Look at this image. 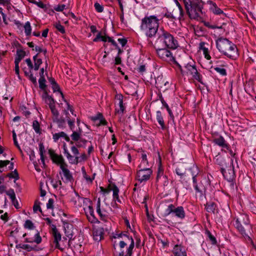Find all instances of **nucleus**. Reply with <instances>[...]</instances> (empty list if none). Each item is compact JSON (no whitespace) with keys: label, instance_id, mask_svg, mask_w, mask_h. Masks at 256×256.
Segmentation results:
<instances>
[{"label":"nucleus","instance_id":"obj_1","mask_svg":"<svg viewBox=\"0 0 256 256\" xmlns=\"http://www.w3.org/2000/svg\"><path fill=\"white\" fill-rule=\"evenodd\" d=\"M159 20L154 16H145L141 20L140 30L146 36L151 38L158 34L159 31Z\"/></svg>","mask_w":256,"mask_h":256},{"label":"nucleus","instance_id":"obj_2","mask_svg":"<svg viewBox=\"0 0 256 256\" xmlns=\"http://www.w3.org/2000/svg\"><path fill=\"white\" fill-rule=\"evenodd\" d=\"M218 51L230 59H235L238 56L236 46L226 38H219L216 40Z\"/></svg>","mask_w":256,"mask_h":256},{"label":"nucleus","instance_id":"obj_3","mask_svg":"<svg viewBox=\"0 0 256 256\" xmlns=\"http://www.w3.org/2000/svg\"><path fill=\"white\" fill-rule=\"evenodd\" d=\"M155 44L158 46H165L172 49L176 48L178 45L177 40L173 36L163 28L159 29Z\"/></svg>","mask_w":256,"mask_h":256},{"label":"nucleus","instance_id":"obj_4","mask_svg":"<svg viewBox=\"0 0 256 256\" xmlns=\"http://www.w3.org/2000/svg\"><path fill=\"white\" fill-rule=\"evenodd\" d=\"M187 12L190 18L197 19L200 17L203 6L201 0H183Z\"/></svg>","mask_w":256,"mask_h":256},{"label":"nucleus","instance_id":"obj_5","mask_svg":"<svg viewBox=\"0 0 256 256\" xmlns=\"http://www.w3.org/2000/svg\"><path fill=\"white\" fill-rule=\"evenodd\" d=\"M180 71L182 74L191 76L194 80L202 83V76L198 72L194 65L188 64L184 66L183 68H180Z\"/></svg>","mask_w":256,"mask_h":256},{"label":"nucleus","instance_id":"obj_6","mask_svg":"<svg viewBox=\"0 0 256 256\" xmlns=\"http://www.w3.org/2000/svg\"><path fill=\"white\" fill-rule=\"evenodd\" d=\"M250 223L248 216L244 214H240L236 218V220L234 224L236 229L242 235H246L244 226H248Z\"/></svg>","mask_w":256,"mask_h":256},{"label":"nucleus","instance_id":"obj_7","mask_svg":"<svg viewBox=\"0 0 256 256\" xmlns=\"http://www.w3.org/2000/svg\"><path fill=\"white\" fill-rule=\"evenodd\" d=\"M170 214H174L178 218L182 220L185 217V212L182 206L176 207L174 204L168 206L164 212V216H166Z\"/></svg>","mask_w":256,"mask_h":256},{"label":"nucleus","instance_id":"obj_8","mask_svg":"<svg viewBox=\"0 0 256 256\" xmlns=\"http://www.w3.org/2000/svg\"><path fill=\"white\" fill-rule=\"evenodd\" d=\"M156 53L158 56L162 60L168 62H174L175 59L170 51L166 48H159Z\"/></svg>","mask_w":256,"mask_h":256},{"label":"nucleus","instance_id":"obj_9","mask_svg":"<svg viewBox=\"0 0 256 256\" xmlns=\"http://www.w3.org/2000/svg\"><path fill=\"white\" fill-rule=\"evenodd\" d=\"M98 224L100 226H94L93 228V238L96 242H99L102 238L104 230H108L106 225L102 226H100V222H98Z\"/></svg>","mask_w":256,"mask_h":256},{"label":"nucleus","instance_id":"obj_10","mask_svg":"<svg viewBox=\"0 0 256 256\" xmlns=\"http://www.w3.org/2000/svg\"><path fill=\"white\" fill-rule=\"evenodd\" d=\"M82 130L81 128L76 131H73L70 136L72 140L76 142V145L78 147H82L84 146L87 140L82 138Z\"/></svg>","mask_w":256,"mask_h":256},{"label":"nucleus","instance_id":"obj_11","mask_svg":"<svg viewBox=\"0 0 256 256\" xmlns=\"http://www.w3.org/2000/svg\"><path fill=\"white\" fill-rule=\"evenodd\" d=\"M48 152L53 162L59 165L60 168H62L63 166H66L67 164L61 155L56 154L54 150L52 149H50Z\"/></svg>","mask_w":256,"mask_h":256},{"label":"nucleus","instance_id":"obj_12","mask_svg":"<svg viewBox=\"0 0 256 256\" xmlns=\"http://www.w3.org/2000/svg\"><path fill=\"white\" fill-rule=\"evenodd\" d=\"M152 170L150 168H140L137 172V179L140 182L148 180L151 174Z\"/></svg>","mask_w":256,"mask_h":256},{"label":"nucleus","instance_id":"obj_13","mask_svg":"<svg viewBox=\"0 0 256 256\" xmlns=\"http://www.w3.org/2000/svg\"><path fill=\"white\" fill-rule=\"evenodd\" d=\"M27 235L26 234H24L23 235V237H25ZM29 237L26 238V242L29 243L36 242L38 244L42 242V238L40 236L39 232L36 230L34 234V236L30 234H28Z\"/></svg>","mask_w":256,"mask_h":256},{"label":"nucleus","instance_id":"obj_14","mask_svg":"<svg viewBox=\"0 0 256 256\" xmlns=\"http://www.w3.org/2000/svg\"><path fill=\"white\" fill-rule=\"evenodd\" d=\"M116 98L118 100V106L116 108V114L119 116H122L125 110L123 104V96L122 94H117Z\"/></svg>","mask_w":256,"mask_h":256},{"label":"nucleus","instance_id":"obj_15","mask_svg":"<svg viewBox=\"0 0 256 256\" xmlns=\"http://www.w3.org/2000/svg\"><path fill=\"white\" fill-rule=\"evenodd\" d=\"M96 212L100 216L101 220L106 221V219L108 216V212L107 210L103 207H100V200L98 198L97 204H96Z\"/></svg>","mask_w":256,"mask_h":256},{"label":"nucleus","instance_id":"obj_16","mask_svg":"<svg viewBox=\"0 0 256 256\" xmlns=\"http://www.w3.org/2000/svg\"><path fill=\"white\" fill-rule=\"evenodd\" d=\"M222 172L224 177L228 181L232 180L234 178L235 174L232 166H230L227 170L222 169Z\"/></svg>","mask_w":256,"mask_h":256},{"label":"nucleus","instance_id":"obj_17","mask_svg":"<svg viewBox=\"0 0 256 256\" xmlns=\"http://www.w3.org/2000/svg\"><path fill=\"white\" fill-rule=\"evenodd\" d=\"M84 210L90 222H95L97 221L94 216V212L92 206H84Z\"/></svg>","mask_w":256,"mask_h":256},{"label":"nucleus","instance_id":"obj_18","mask_svg":"<svg viewBox=\"0 0 256 256\" xmlns=\"http://www.w3.org/2000/svg\"><path fill=\"white\" fill-rule=\"evenodd\" d=\"M63 227L66 236L71 238L73 236V226L71 224L63 222Z\"/></svg>","mask_w":256,"mask_h":256},{"label":"nucleus","instance_id":"obj_19","mask_svg":"<svg viewBox=\"0 0 256 256\" xmlns=\"http://www.w3.org/2000/svg\"><path fill=\"white\" fill-rule=\"evenodd\" d=\"M52 234L54 238V242L56 244V247L59 248L58 242L61 240L62 236L58 232L55 225L52 224Z\"/></svg>","mask_w":256,"mask_h":256},{"label":"nucleus","instance_id":"obj_20","mask_svg":"<svg viewBox=\"0 0 256 256\" xmlns=\"http://www.w3.org/2000/svg\"><path fill=\"white\" fill-rule=\"evenodd\" d=\"M64 153L66 154V156L67 159L68 160L69 162L72 164H76L79 162L80 158L78 156H75L74 158L68 152L67 148L66 147V144L64 145Z\"/></svg>","mask_w":256,"mask_h":256},{"label":"nucleus","instance_id":"obj_21","mask_svg":"<svg viewBox=\"0 0 256 256\" xmlns=\"http://www.w3.org/2000/svg\"><path fill=\"white\" fill-rule=\"evenodd\" d=\"M60 138H64L66 142H70L71 144H74L72 141H70L69 136L64 132L53 134L52 138L54 142H56Z\"/></svg>","mask_w":256,"mask_h":256},{"label":"nucleus","instance_id":"obj_22","mask_svg":"<svg viewBox=\"0 0 256 256\" xmlns=\"http://www.w3.org/2000/svg\"><path fill=\"white\" fill-rule=\"evenodd\" d=\"M68 164L65 166H62L60 169L62 170L64 180L66 182H71L73 180V177L70 171L68 169Z\"/></svg>","mask_w":256,"mask_h":256},{"label":"nucleus","instance_id":"obj_23","mask_svg":"<svg viewBox=\"0 0 256 256\" xmlns=\"http://www.w3.org/2000/svg\"><path fill=\"white\" fill-rule=\"evenodd\" d=\"M172 252L174 256H186L184 248L181 246L176 245Z\"/></svg>","mask_w":256,"mask_h":256},{"label":"nucleus","instance_id":"obj_24","mask_svg":"<svg viewBox=\"0 0 256 256\" xmlns=\"http://www.w3.org/2000/svg\"><path fill=\"white\" fill-rule=\"evenodd\" d=\"M91 118L97 125H106V120L103 118L102 114L100 113L98 114L96 116L92 117Z\"/></svg>","mask_w":256,"mask_h":256},{"label":"nucleus","instance_id":"obj_25","mask_svg":"<svg viewBox=\"0 0 256 256\" xmlns=\"http://www.w3.org/2000/svg\"><path fill=\"white\" fill-rule=\"evenodd\" d=\"M42 98L45 102L49 106L50 108L55 106L54 100L48 96L46 92H44L42 94Z\"/></svg>","mask_w":256,"mask_h":256},{"label":"nucleus","instance_id":"obj_26","mask_svg":"<svg viewBox=\"0 0 256 256\" xmlns=\"http://www.w3.org/2000/svg\"><path fill=\"white\" fill-rule=\"evenodd\" d=\"M214 142L223 148L228 149V145L222 136H220L214 140Z\"/></svg>","mask_w":256,"mask_h":256},{"label":"nucleus","instance_id":"obj_27","mask_svg":"<svg viewBox=\"0 0 256 256\" xmlns=\"http://www.w3.org/2000/svg\"><path fill=\"white\" fill-rule=\"evenodd\" d=\"M52 113L54 116V120L56 121L59 125L64 122V120H60L58 118L59 112L58 110L56 108L55 106L50 108Z\"/></svg>","mask_w":256,"mask_h":256},{"label":"nucleus","instance_id":"obj_28","mask_svg":"<svg viewBox=\"0 0 256 256\" xmlns=\"http://www.w3.org/2000/svg\"><path fill=\"white\" fill-rule=\"evenodd\" d=\"M210 10V12L214 13V14L220 15L222 14L225 16L226 14L224 13L223 11L219 8L217 6L216 4L212 3L211 4Z\"/></svg>","mask_w":256,"mask_h":256},{"label":"nucleus","instance_id":"obj_29","mask_svg":"<svg viewBox=\"0 0 256 256\" xmlns=\"http://www.w3.org/2000/svg\"><path fill=\"white\" fill-rule=\"evenodd\" d=\"M82 198L80 197L78 193L75 194V196L72 199V202L76 207L82 206Z\"/></svg>","mask_w":256,"mask_h":256},{"label":"nucleus","instance_id":"obj_30","mask_svg":"<svg viewBox=\"0 0 256 256\" xmlns=\"http://www.w3.org/2000/svg\"><path fill=\"white\" fill-rule=\"evenodd\" d=\"M148 165V161L146 158V154L142 152V160L139 165L140 168H148L147 166Z\"/></svg>","mask_w":256,"mask_h":256},{"label":"nucleus","instance_id":"obj_31","mask_svg":"<svg viewBox=\"0 0 256 256\" xmlns=\"http://www.w3.org/2000/svg\"><path fill=\"white\" fill-rule=\"evenodd\" d=\"M33 60L34 61V70H38L42 62V60L38 58V54H37L33 57Z\"/></svg>","mask_w":256,"mask_h":256},{"label":"nucleus","instance_id":"obj_32","mask_svg":"<svg viewBox=\"0 0 256 256\" xmlns=\"http://www.w3.org/2000/svg\"><path fill=\"white\" fill-rule=\"evenodd\" d=\"M156 118L158 124L161 126L162 128L164 129L165 128L164 122L162 115V113L160 111L156 112Z\"/></svg>","mask_w":256,"mask_h":256},{"label":"nucleus","instance_id":"obj_33","mask_svg":"<svg viewBox=\"0 0 256 256\" xmlns=\"http://www.w3.org/2000/svg\"><path fill=\"white\" fill-rule=\"evenodd\" d=\"M216 208V204L214 202L207 203L206 205V209L208 212L214 213Z\"/></svg>","mask_w":256,"mask_h":256},{"label":"nucleus","instance_id":"obj_34","mask_svg":"<svg viewBox=\"0 0 256 256\" xmlns=\"http://www.w3.org/2000/svg\"><path fill=\"white\" fill-rule=\"evenodd\" d=\"M111 190H112V192H113L114 200H117L118 202H120V200L118 198L119 190L118 188V187L116 186L115 185L112 186Z\"/></svg>","mask_w":256,"mask_h":256},{"label":"nucleus","instance_id":"obj_35","mask_svg":"<svg viewBox=\"0 0 256 256\" xmlns=\"http://www.w3.org/2000/svg\"><path fill=\"white\" fill-rule=\"evenodd\" d=\"M39 151H40V160L43 164L44 166L45 165L44 163V154L45 152L44 150V147L42 143H40L39 144Z\"/></svg>","mask_w":256,"mask_h":256},{"label":"nucleus","instance_id":"obj_36","mask_svg":"<svg viewBox=\"0 0 256 256\" xmlns=\"http://www.w3.org/2000/svg\"><path fill=\"white\" fill-rule=\"evenodd\" d=\"M124 236L125 238H126L127 240H131V243H130V245L129 246L128 250H127V254H128L129 256H130V255L132 254V249L134 248V240H133L132 238H130L128 236H127L126 235H124Z\"/></svg>","mask_w":256,"mask_h":256},{"label":"nucleus","instance_id":"obj_37","mask_svg":"<svg viewBox=\"0 0 256 256\" xmlns=\"http://www.w3.org/2000/svg\"><path fill=\"white\" fill-rule=\"evenodd\" d=\"M70 8V4H58L54 7V10L56 12H62L64 9H68Z\"/></svg>","mask_w":256,"mask_h":256},{"label":"nucleus","instance_id":"obj_38","mask_svg":"<svg viewBox=\"0 0 256 256\" xmlns=\"http://www.w3.org/2000/svg\"><path fill=\"white\" fill-rule=\"evenodd\" d=\"M157 180H162L163 179H166V176L164 174L162 169L160 166L158 170Z\"/></svg>","mask_w":256,"mask_h":256},{"label":"nucleus","instance_id":"obj_39","mask_svg":"<svg viewBox=\"0 0 256 256\" xmlns=\"http://www.w3.org/2000/svg\"><path fill=\"white\" fill-rule=\"evenodd\" d=\"M24 32L26 34V36H29L31 34V32H32V28H31V26H30V23L29 22H27L24 26Z\"/></svg>","mask_w":256,"mask_h":256},{"label":"nucleus","instance_id":"obj_40","mask_svg":"<svg viewBox=\"0 0 256 256\" xmlns=\"http://www.w3.org/2000/svg\"><path fill=\"white\" fill-rule=\"evenodd\" d=\"M6 176L9 177L11 178H14L16 180H17L19 178L18 174L16 171V170H14V171H12V172L8 173Z\"/></svg>","mask_w":256,"mask_h":256},{"label":"nucleus","instance_id":"obj_41","mask_svg":"<svg viewBox=\"0 0 256 256\" xmlns=\"http://www.w3.org/2000/svg\"><path fill=\"white\" fill-rule=\"evenodd\" d=\"M40 205V202L38 200H36L34 202V205L33 206V210H34V212H36L38 210L39 212H42Z\"/></svg>","mask_w":256,"mask_h":256},{"label":"nucleus","instance_id":"obj_42","mask_svg":"<svg viewBox=\"0 0 256 256\" xmlns=\"http://www.w3.org/2000/svg\"><path fill=\"white\" fill-rule=\"evenodd\" d=\"M214 69L222 76H226V70L223 68L216 66L214 67Z\"/></svg>","mask_w":256,"mask_h":256},{"label":"nucleus","instance_id":"obj_43","mask_svg":"<svg viewBox=\"0 0 256 256\" xmlns=\"http://www.w3.org/2000/svg\"><path fill=\"white\" fill-rule=\"evenodd\" d=\"M54 26L60 33L62 34L65 33V30L64 27L60 23H56L54 24Z\"/></svg>","mask_w":256,"mask_h":256},{"label":"nucleus","instance_id":"obj_44","mask_svg":"<svg viewBox=\"0 0 256 256\" xmlns=\"http://www.w3.org/2000/svg\"><path fill=\"white\" fill-rule=\"evenodd\" d=\"M82 206L84 208V206H92V202L88 198H82Z\"/></svg>","mask_w":256,"mask_h":256},{"label":"nucleus","instance_id":"obj_45","mask_svg":"<svg viewBox=\"0 0 256 256\" xmlns=\"http://www.w3.org/2000/svg\"><path fill=\"white\" fill-rule=\"evenodd\" d=\"M32 127L36 133L40 132V124L37 120H34L32 124Z\"/></svg>","mask_w":256,"mask_h":256},{"label":"nucleus","instance_id":"obj_46","mask_svg":"<svg viewBox=\"0 0 256 256\" xmlns=\"http://www.w3.org/2000/svg\"><path fill=\"white\" fill-rule=\"evenodd\" d=\"M50 182H51L52 186L54 188H58L62 184L60 180H51Z\"/></svg>","mask_w":256,"mask_h":256},{"label":"nucleus","instance_id":"obj_47","mask_svg":"<svg viewBox=\"0 0 256 256\" xmlns=\"http://www.w3.org/2000/svg\"><path fill=\"white\" fill-rule=\"evenodd\" d=\"M6 194L8 196H9V197L11 199V200H12L13 199H14V198H16L15 192L13 189H10L8 190L6 192Z\"/></svg>","mask_w":256,"mask_h":256},{"label":"nucleus","instance_id":"obj_48","mask_svg":"<svg viewBox=\"0 0 256 256\" xmlns=\"http://www.w3.org/2000/svg\"><path fill=\"white\" fill-rule=\"evenodd\" d=\"M24 228L30 230H32L34 228V224L30 220H26L24 223Z\"/></svg>","mask_w":256,"mask_h":256},{"label":"nucleus","instance_id":"obj_49","mask_svg":"<svg viewBox=\"0 0 256 256\" xmlns=\"http://www.w3.org/2000/svg\"><path fill=\"white\" fill-rule=\"evenodd\" d=\"M45 78L44 77H40L38 80L40 88L42 90L46 88L45 84Z\"/></svg>","mask_w":256,"mask_h":256},{"label":"nucleus","instance_id":"obj_50","mask_svg":"<svg viewBox=\"0 0 256 256\" xmlns=\"http://www.w3.org/2000/svg\"><path fill=\"white\" fill-rule=\"evenodd\" d=\"M94 6L98 12H102L104 10L103 6L97 2L94 4Z\"/></svg>","mask_w":256,"mask_h":256},{"label":"nucleus","instance_id":"obj_51","mask_svg":"<svg viewBox=\"0 0 256 256\" xmlns=\"http://www.w3.org/2000/svg\"><path fill=\"white\" fill-rule=\"evenodd\" d=\"M202 52L206 58L208 60L210 59L211 57L208 54V48H203V50H202Z\"/></svg>","mask_w":256,"mask_h":256},{"label":"nucleus","instance_id":"obj_52","mask_svg":"<svg viewBox=\"0 0 256 256\" xmlns=\"http://www.w3.org/2000/svg\"><path fill=\"white\" fill-rule=\"evenodd\" d=\"M22 248H23L24 250H26L28 251H31V250H35V247H33L32 246H30V244H28L22 245Z\"/></svg>","mask_w":256,"mask_h":256},{"label":"nucleus","instance_id":"obj_53","mask_svg":"<svg viewBox=\"0 0 256 256\" xmlns=\"http://www.w3.org/2000/svg\"><path fill=\"white\" fill-rule=\"evenodd\" d=\"M54 200L52 198H50L48 202L46 204V208L48 209H52Z\"/></svg>","mask_w":256,"mask_h":256},{"label":"nucleus","instance_id":"obj_54","mask_svg":"<svg viewBox=\"0 0 256 256\" xmlns=\"http://www.w3.org/2000/svg\"><path fill=\"white\" fill-rule=\"evenodd\" d=\"M28 77L29 79L34 83L36 84V78L35 76H33V74H32L31 71H30L29 72L28 74Z\"/></svg>","mask_w":256,"mask_h":256},{"label":"nucleus","instance_id":"obj_55","mask_svg":"<svg viewBox=\"0 0 256 256\" xmlns=\"http://www.w3.org/2000/svg\"><path fill=\"white\" fill-rule=\"evenodd\" d=\"M67 121H68V124L70 129L72 130H73V129L74 126V120H71L68 118Z\"/></svg>","mask_w":256,"mask_h":256},{"label":"nucleus","instance_id":"obj_56","mask_svg":"<svg viewBox=\"0 0 256 256\" xmlns=\"http://www.w3.org/2000/svg\"><path fill=\"white\" fill-rule=\"evenodd\" d=\"M25 61L30 68V71H31V70L32 69L34 70V66H33L32 63L30 58H27L26 60Z\"/></svg>","mask_w":256,"mask_h":256},{"label":"nucleus","instance_id":"obj_57","mask_svg":"<svg viewBox=\"0 0 256 256\" xmlns=\"http://www.w3.org/2000/svg\"><path fill=\"white\" fill-rule=\"evenodd\" d=\"M52 88H53L54 92H56V91L59 92L60 96L62 98H64L63 94H62V93L61 92H60L59 86H58L56 84H54V85L52 86Z\"/></svg>","mask_w":256,"mask_h":256},{"label":"nucleus","instance_id":"obj_58","mask_svg":"<svg viewBox=\"0 0 256 256\" xmlns=\"http://www.w3.org/2000/svg\"><path fill=\"white\" fill-rule=\"evenodd\" d=\"M10 163V161L8 160H0V168H2L5 166H6L7 165L9 164Z\"/></svg>","mask_w":256,"mask_h":256},{"label":"nucleus","instance_id":"obj_59","mask_svg":"<svg viewBox=\"0 0 256 256\" xmlns=\"http://www.w3.org/2000/svg\"><path fill=\"white\" fill-rule=\"evenodd\" d=\"M71 150L72 154L76 156H78V155L79 154V152L77 148L75 146H72L71 148Z\"/></svg>","mask_w":256,"mask_h":256},{"label":"nucleus","instance_id":"obj_60","mask_svg":"<svg viewBox=\"0 0 256 256\" xmlns=\"http://www.w3.org/2000/svg\"><path fill=\"white\" fill-rule=\"evenodd\" d=\"M12 137H13V140H14V144L19 148L20 149V147L18 144V142L16 140V132H14V131H13L12 132Z\"/></svg>","mask_w":256,"mask_h":256},{"label":"nucleus","instance_id":"obj_61","mask_svg":"<svg viewBox=\"0 0 256 256\" xmlns=\"http://www.w3.org/2000/svg\"><path fill=\"white\" fill-rule=\"evenodd\" d=\"M138 70L139 72L143 74L146 72V66L145 65H140L138 68Z\"/></svg>","mask_w":256,"mask_h":256},{"label":"nucleus","instance_id":"obj_62","mask_svg":"<svg viewBox=\"0 0 256 256\" xmlns=\"http://www.w3.org/2000/svg\"><path fill=\"white\" fill-rule=\"evenodd\" d=\"M12 202L13 204V205L16 208H20L19 206V204H18V201L16 199V198H14V199H13L12 200Z\"/></svg>","mask_w":256,"mask_h":256},{"label":"nucleus","instance_id":"obj_63","mask_svg":"<svg viewBox=\"0 0 256 256\" xmlns=\"http://www.w3.org/2000/svg\"><path fill=\"white\" fill-rule=\"evenodd\" d=\"M126 238L125 241L120 240V241L119 244L120 248H124L126 246Z\"/></svg>","mask_w":256,"mask_h":256},{"label":"nucleus","instance_id":"obj_64","mask_svg":"<svg viewBox=\"0 0 256 256\" xmlns=\"http://www.w3.org/2000/svg\"><path fill=\"white\" fill-rule=\"evenodd\" d=\"M118 40L122 46H124L126 43V40L124 38H118Z\"/></svg>","mask_w":256,"mask_h":256}]
</instances>
